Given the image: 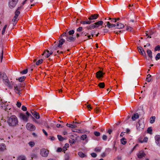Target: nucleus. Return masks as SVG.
<instances>
[{
    "mask_svg": "<svg viewBox=\"0 0 160 160\" xmlns=\"http://www.w3.org/2000/svg\"><path fill=\"white\" fill-rule=\"evenodd\" d=\"M59 43L57 46L56 44L53 46L52 49L50 51L48 50H45L42 54V55H44L45 57L48 58L54 52L53 50H57L58 48H61L62 47V45L65 42V41L63 38H59Z\"/></svg>",
    "mask_w": 160,
    "mask_h": 160,
    "instance_id": "f257e3e1",
    "label": "nucleus"
},
{
    "mask_svg": "<svg viewBox=\"0 0 160 160\" xmlns=\"http://www.w3.org/2000/svg\"><path fill=\"white\" fill-rule=\"evenodd\" d=\"M7 122L9 125L14 127L18 125V120L17 118L15 115L10 117L8 120Z\"/></svg>",
    "mask_w": 160,
    "mask_h": 160,
    "instance_id": "f03ea898",
    "label": "nucleus"
},
{
    "mask_svg": "<svg viewBox=\"0 0 160 160\" xmlns=\"http://www.w3.org/2000/svg\"><path fill=\"white\" fill-rule=\"evenodd\" d=\"M2 79L5 85L9 87H12L6 73L4 72H0V79Z\"/></svg>",
    "mask_w": 160,
    "mask_h": 160,
    "instance_id": "7ed1b4c3",
    "label": "nucleus"
},
{
    "mask_svg": "<svg viewBox=\"0 0 160 160\" xmlns=\"http://www.w3.org/2000/svg\"><path fill=\"white\" fill-rule=\"evenodd\" d=\"M18 0H9L8 6L10 8H13L16 5Z\"/></svg>",
    "mask_w": 160,
    "mask_h": 160,
    "instance_id": "20e7f679",
    "label": "nucleus"
},
{
    "mask_svg": "<svg viewBox=\"0 0 160 160\" xmlns=\"http://www.w3.org/2000/svg\"><path fill=\"white\" fill-rule=\"evenodd\" d=\"M26 128L27 129L30 131H34L35 130V126L32 124L28 123L26 125Z\"/></svg>",
    "mask_w": 160,
    "mask_h": 160,
    "instance_id": "39448f33",
    "label": "nucleus"
},
{
    "mask_svg": "<svg viewBox=\"0 0 160 160\" xmlns=\"http://www.w3.org/2000/svg\"><path fill=\"white\" fill-rule=\"evenodd\" d=\"M48 153L49 151L47 149L42 148L41 150L40 154L43 157H47L48 155Z\"/></svg>",
    "mask_w": 160,
    "mask_h": 160,
    "instance_id": "423d86ee",
    "label": "nucleus"
},
{
    "mask_svg": "<svg viewBox=\"0 0 160 160\" xmlns=\"http://www.w3.org/2000/svg\"><path fill=\"white\" fill-rule=\"evenodd\" d=\"M20 118L23 121L25 122H27L28 121V117L24 114L21 113L20 114Z\"/></svg>",
    "mask_w": 160,
    "mask_h": 160,
    "instance_id": "0eeeda50",
    "label": "nucleus"
},
{
    "mask_svg": "<svg viewBox=\"0 0 160 160\" xmlns=\"http://www.w3.org/2000/svg\"><path fill=\"white\" fill-rule=\"evenodd\" d=\"M138 158H142L143 157H145L146 154L144 153L143 151L141 150L137 154Z\"/></svg>",
    "mask_w": 160,
    "mask_h": 160,
    "instance_id": "6e6552de",
    "label": "nucleus"
},
{
    "mask_svg": "<svg viewBox=\"0 0 160 160\" xmlns=\"http://www.w3.org/2000/svg\"><path fill=\"white\" fill-rule=\"evenodd\" d=\"M67 40L69 42H74L76 39L75 37H73V35L72 36H69L68 35L66 38Z\"/></svg>",
    "mask_w": 160,
    "mask_h": 160,
    "instance_id": "1a4fd4ad",
    "label": "nucleus"
},
{
    "mask_svg": "<svg viewBox=\"0 0 160 160\" xmlns=\"http://www.w3.org/2000/svg\"><path fill=\"white\" fill-rule=\"evenodd\" d=\"M99 15L98 14L91 15L88 18V19L91 21L97 19Z\"/></svg>",
    "mask_w": 160,
    "mask_h": 160,
    "instance_id": "9d476101",
    "label": "nucleus"
},
{
    "mask_svg": "<svg viewBox=\"0 0 160 160\" xmlns=\"http://www.w3.org/2000/svg\"><path fill=\"white\" fill-rule=\"evenodd\" d=\"M101 71H99L96 73V77L97 78H100L103 77V75L105 74Z\"/></svg>",
    "mask_w": 160,
    "mask_h": 160,
    "instance_id": "9b49d317",
    "label": "nucleus"
},
{
    "mask_svg": "<svg viewBox=\"0 0 160 160\" xmlns=\"http://www.w3.org/2000/svg\"><path fill=\"white\" fill-rule=\"evenodd\" d=\"M155 139L157 145L160 146V135H156L155 137Z\"/></svg>",
    "mask_w": 160,
    "mask_h": 160,
    "instance_id": "f8f14e48",
    "label": "nucleus"
},
{
    "mask_svg": "<svg viewBox=\"0 0 160 160\" xmlns=\"http://www.w3.org/2000/svg\"><path fill=\"white\" fill-rule=\"evenodd\" d=\"M103 23V22L102 21H99L97 22L94 23L96 28H97L102 26Z\"/></svg>",
    "mask_w": 160,
    "mask_h": 160,
    "instance_id": "ddd939ff",
    "label": "nucleus"
},
{
    "mask_svg": "<svg viewBox=\"0 0 160 160\" xmlns=\"http://www.w3.org/2000/svg\"><path fill=\"white\" fill-rule=\"evenodd\" d=\"M139 118V115L138 113L134 114L132 117V119L133 121H135Z\"/></svg>",
    "mask_w": 160,
    "mask_h": 160,
    "instance_id": "4468645a",
    "label": "nucleus"
},
{
    "mask_svg": "<svg viewBox=\"0 0 160 160\" xmlns=\"http://www.w3.org/2000/svg\"><path fill=\"white\" fill-rule=\"evenodd\" d=\"M107 26L109 28L115 27L116 26V25L115 24H111V23H110L109 22H107Z\"/></svg>",
    "mask_w": 160,
    "mask_h": 160,
    "instance_id": "2eb2a0df",
    "label": "nucleus"
},
{
    "mask_svg": "<svg viewBox=\"0 0 160 160\" xmlns=\"http://www.w3.org/2000/svg\"><path fill=\"white\" fill-rule=\"evenodd\" d=\"M32 114L36 119H39L40 118V116L38 113L34 111L33 112H32Z\"/></svg>",
    "mask_w": 160,
    "mask_h": 160,
    "instance_id": "dca6fc26",
    "label": "nucleus"
},
{
    "mask_svg": "<svg viewBox=\"0 0 160 160\" xmlns=\"http://www.w3.org/2000/svg\"><path fill=\"white\" fill-rule=\"evenodd\" d=\"M116 27L118 28H122L124 27L123 24L122 23L118 22L116 25Z\"/></svg>",
    "mask_w": 160,
    "mask_h": 160,
    "instance_id": "f3484780",
    "label": "nucleus"
},
{
    "mask_svg": "<svg viewBox=\"0 0 160 160\" xmlns=\"http://www.w3.org/2000/svg\"><path fill=\"white\" fill-rule=\"evenodd\" d=\"M6 149L5 145L3 143L0 145V151H2Z\"/></svg>",
    "mask_w": 160,
    "mask_h": 160,
    "instance_id": "a211bd4d",
    "label": "nucleus"
},
{
    "mask_svg": "<svg viewBox=\"0 0 160 160\" xmlns=\"http://www.w3.org/2000/svg\"><path fill=\"white\" fill-rule=\"evenodd\" d=\"M67 31L68 30H67V31L66 32L62 34L59 37V38H63L62 37H64L67 38L68 36V33Z\"/></svg>",
    "mask_w": 160,
    "mask_h": 160,
    "instance_id": "6ab92c4d",
    "label": "nucleus"
},
{
    "mask_svg": "<svg viewBox=\"0 0 160 160\" xmlns=\"http://www.w3.org/2000/svg\"><path fill=\"white\" fill-rule=\"evenodd\" d=\"M147 52L148 54V55L149 57L152 59V52L151 50L149 49H148L147 51Z\"/></svg>",
    "mask_w": 160,
    "mask_h": 160,
    "instance_id": "aec40b11",
    "label": "nucleus"
},
{
    "mask_svg": "<svg viewBox=\"0 0 160 160\" xmlns=\"http://www.w3.org/2000/svg\"><path fill=\"white\" fill-rule=\"evenodd\" d=\"M87 28L88 29L90 30L93 29L94 28H96L94 23L91 24L89 26L87 27Z\"/></svg>",
    "mask_w": 160,
    "mask_h": 160,
    "instance_id": "412c9836",
    "label": "nucleus"
},
{
    "mask_svg": "<svg viewBox=\"0 0 160 160\" xmlns=\"http://www.w3.org/2000/svg\"><path fill=\"white\" fill-rule=\"evenodd\" d=\"M21 8V7H19L18 8L16 12H15V15L16 16H18L20 14V12L19 10H20Z\"/></svg>",
    "mask_w": 160,
    "mask_h": 160,
    "instance_id": "4be33fe9",
    "label": "nucleus"
},
{
    "mask_svg": "<svg viewBox=\"0 0 160 160\" xmlns=\"http://www.w3.org/2000/svg\"><path fill=\"white\" fill-rule=\"evenodd\" d=\"M69 147V145L68 143H66L65 144L64 146L63 147L62 151L64 152V153H65V151L67 150V148H68Z\"/></svg>",
    "mask_w": 160,
    "mask_h": 160,
    "instance_id": "5701e85b",
    "label": "nucleus"
},
{
    "mask_svg": "<svg viewBox=\"0 0 160 160\" xmlns=\"http://www.w3.org/2000/svg\"><path fill=\"white\" fill-rule=\"evenodd\" d=\"M78 155L81 158H83L86 157V155L82 152H78Z\"/></svg>",
    "mask_w": 160,
    "mask_h": 160,
    "instance_id": "b1692460",
    "label": "nucleus"
},
{
    "mask_svg": "<svg viewBox=\"0 0 160 160\" xmlns=\"http://www.w3.org/2000/svg\"><path fill=\"white\" fill-rule=\"evenodd\" d=\"M26 157L23 155H21L18 158L17 160H26Z\"/></svg>",
    "mask_w": 160,
    "mask_h": 160,
    "instance_id": "393cba45",
    "label": "nucleus"
},
{
    "mask_svg": "<svg viewBox=\"0 0 160 160\" xmlns=\"http://www.w3.org/2000/svg\"><path fill=\"white\" fill-rule=\"evenodd\" d=\"M121 143L123 145L125 144L127 142L126 139L124 138H122L121 139Z\"/></svg>",
    "mask_w": 160,
    "mask_h": 160,
    "instance_id": "a878e982",
    "label": "nucleus"
},
{
    "mask_svg": "<svg viewBox=\"0 0 160 160\" xmlns=\"http://www.w3.org/2000/svg\"><path fill=\"white\" fill-rule=\"evenodd\" d=\"M156 118L155 116H152L150 118V122L151 123H153L155 121Z\"/></svg>",
    "mask_w": 160,
    "mask_h": 160,
    "instance_id": "bb28decb",
    "label": "nucleus"
},
{
    "mask_svg": "<svg viewBox=\"0 0 160 160\" xmlns=\"http://www.w3.org/2000/svg\"><path fill=\"white\" fill-rule=\"evenodd\" d=\"M152 76L150 74H148L147 76L146 80L148 82H150L152 80Z\"/></svg>",
    "mask_w": 160,
    "mask_h": 160,
    "instance_id": "cd10ccee",
    "label": "nucleus"
},
{
    "mask_svg": "<svg viewBox=\"0 0 160 160\" xmlns=\"http://www.w3.org/2000/svg\"><path fill=\"white\" fill-rule=\"evenodd\" d=\"M66 126L67 127L71 128H75L77 127V126L76 125L68 123H67L66 124Z\"/></svg>",
    "mask_w": 160,
    "mask_h": 160,
    "instance_id": "c85d7f7f",
    "label": "nucleus"
},
{
    "mask_svg": "<svg viewBox=\"0 0 160 160\" xmlns=\"http://www.w3.org/2000/svg\"><path fill=\"white\" fill-rule=\"evenodd\" d=\"M76 140H77V139H69V143H70V145L76 142Z\"/></svg>",
    "mask_w": 160,
    "mask_h": 160,
    "instance_id": "c756f323",
    "label": "nucleus"
},
{
    "mask_svg": "<svg viewBox=\"0 0 160 160\" xmlns=\"http://www.w3.org/2000/svg\"><path fill=\"white\" fill-rule=\"evenodd\" d=\"M148 32L147 31L146 33V35L147 36H148V38H151V35H152L153 34V32H152V31L148 33Z\"/></svg>",
    "mask_w": 160,
    "mask_h": 160,
    "instance_id": "7c9ffc66",
    "label": "nucleus"
},
{
    "mask_svg": "<svg viewBox=\"0 0 160 160\" xmlns=\"http://www.w3.org/2000/svg\"><path fill=\"white\" fill-rule=\"evenodd\" d=\"M98 86L100 88H103L105 87V84L103 82H100L99 83Z\"/></svg>",
    "mask_w": 160,
    "mask_h": 160,
    "instance_id": "2f4dec72",
    "label": "nucleus"
},
{
    "mask_svg": "<svg viewBox=\"0 0 160 160\" xmlns=\"http://www.w3.org/2000/svg\"><path fill=\"white\" fill-rule=\"evenodd\" d=\"M43 60L42 59H41L37 61L36 63V65L38 66L41 64L43 62Z\"/></svg>",
    "mask_w": 160,
    "mask_h": 160,
    "instance_id": "473e14b6",
    "label": "nucleus"
},
{
    "mask_svg": "<svg viewBox=\"0 0 160 160\" xmlns=\"http://www.w3.org/2000/svg\"><path fill=\"white\" fill-rule=\"evenodd\" d=\"M65 160H69L70 155L68 153L66 154L64 156Z\"/></svg>",
    "mask_w": 160,
    "mask_h": 160,
    "instance_id": "72a5a7b5",
    "label": "nucleus"
},
{
    "mask_svg": "<svg viewBox=\"0 0 160 160\" xmlns=\"http://www.w3.org/2000/svg\"><path fill=\"white\" fill-rule=\"evenodd\" d=\"M15 90L16 92L17 91L19 92L21 91L20 88L19 86H14ZM18 93L19 92H18Z\"/></svg>",
    "mask_w": 160,
    "mask_h": 160,
    "instance_id": "f704fd0d",
    "label": "nucleus"
},
{
    "mask_svg": "<svg viewBox=\"0 0 160 160\" xmlns=\"http://www.w3.org/2000/svg\"><path fill=\"white\" fill-rule=\"evenodd\" d=\"M26 78V77L25 76L22 77L18 78V80L19 82H22L24 81Z\"/></svg>",
    "mask_w": 160,
    "mask_h": 160,
    "instance_id": "c9c22d12",
    "label": "nucleus"
},
{
    "mask_svg": "<svg viewBox=\"0 0 160 160\" xmlns=\"http://www.w3.org/2000/svg\"><path fill=\"white\" fill-rule=\"evenodd\" d=\"M87 138V135L86 134H83L81 137V139L82 140H84Z\"/></svg>",
    "mask_w": 160,
    "mask_h": 160,
    "instance_id": "e433bc0d",
    "label": "nucleus"
},
{
    "mask_svg": "<svg viewBox=\"0 0 160 160\" xmlns=\"http://www.w3.org/2000/svg\"><path fill=\"white\" fill-rule=\"evenodd\" d=\"M74 33V30H71L69 31L68 32V35H72Z\"/></svg>",
    "mask_w": 160,
    "mask_h": 160,
    "instance_id": "4c0bfd02",
    "label": "nucleus"
},
{
    "mask_svg": "<svg viewBox=\"0 0 160 160\" xmlns=\"http://www.w3.org/2000/svg\"><path fill=\"white\" fill-rule=\"evenodd\" d=\"M152 129L151 127H149L147 129V132L150 134H152Z\"/></svg>",
    "mask_w": 160,
    "mask_h": 160,
    "instance_id": "58836bf2",
    "label": "nucleus"
},
{
    "mask_svg": "<svg viewBox=\"0 0 160 160\" xmlns=\"http://www.w3.org/2000/svg\"><path fill=\"white\" fill-rule=\"evenodd\" d=\"M109 20L111 19V22L113 23V22H116L117 21V20H119V18H118L117 19H116L115 18H113L112 19L111 18H109Z\"/></svg>",
    "mask_w": 160,
    "mask_h": 160,
    "instance_id": "ea45409f",
    "label": "nucleus"
},
{
    "mask_svg": "<svg viewBox=\"0 0 160 160\" xmlns=\"http://www.w3.org/2000/svg\"><path fill=\"white\" fill-rule=\"evenodd\" d=\"M28 71V69H24L22 71L20 72V73L22 74H26Z\"/></svg>",
    "mask_w": 160,
    "mask_h": 160,
    "instance_id": "a19ab883",
    "label": "nucleus"
},
{
    "mask_svg": "<svg viewBox=\"0 0 160 160\" xmlns=\"http://www.w3.org/2000/svg\"><path fill=\"white\" fill-rule=\"evenodd\" d=\"M58 139L60 141H62L64 139L62 137V136L60 135H58Z\"/></svg>",
    "mask_w": 160,
    "mask_h": 160,
    "instance_id": "79ce46f5",
    "label": "nucleus"
},
{
    "mask_svg": "<svg viewBox=\"0 0 160 160\" xmlns=\"http://www.w3.org/2000/svg\"><path fill=\"white\" fill-rule=\"evenodd\" d=\"M155 59L156 60H158L160 58V53H158L155 57Z\"/></svg>",
    "mask_w": 160,
    "mask_h": 160,
    "instance_id": "37998d69",
    "label": "nucleus"
},
{
    "mask_svg": "<svg viewBox=\"0 0 160 160\" xmlns=\"http://www.w3.org/2000/svg\"><path fill=\"white\" fill-rule=\"evenodd\" d=\"M37 157V155L36 154H33L31 155V158L32 159H35Z\"/></svg>",
    "mask_w": 160,
    "mask_h": 160,
    "instance_id": "c03bdc74",
    "label": "nucleus"
},
{
    "mask_svg": "<svg viewBox=\"0 0 160 160\" xmlns=\"http://www.w3.org/2000/svg\"><path fill=\"white\" fill-rule=\"evenodd\" d=\"M101 150V147H97L95 148V150L96 152H99Z\"/></svg>",
    "mask_w": 160,
    "mask_h": 160,
    "instance_id": "a18cd8bd",
    "label": "nucleus"
},
{
    "mask_svg": "<svg viewBox=\"0 0 160 160\" xmlns=\"http://www.w3.org/2000/svg\"><path fill=\"white\" fill-rule=\"evenodd\" d=\"M18 18H13L12 19V21L14 22V23H13V24L15 25L17 22L18 21Z\"/></svg>",
    "mask_w": 160,
    "mask_h": 160,
    "instance_id": "49530a36",
    "label": "nucleus"
},
{
    "mask_svg": "<svg viewBox=\"0 0 160 160\" xmlns=\"http://www.w3.org/2000/svg\"><path fill=\"white\" fill-rule=\"evenodd\" d=\"M137 48L139 52L141 54V53L142 52V50L143 49L142 47H138Z\"/></svg>",
    "mask_w": 160,
    "mask_h": 160,
    "instance_id": "de8ad7c7",
    "label": "nucleus"
},
{
    "mask_svg": "<svg viewBox=\"0 0 160 160\" xmlns=\"http://www.w3.org/2000/svg\"><path fill=\"white\" fill-rule=\"evenodd\" d=\"M137 48L139 52L141 54V53L142 52V50L143 49L142 47H138Z\"/></svg>",
    "mask_w": 160,
    "mask_h": 160,
    "instance_id": "09e8293b",
    "label": "nucleus"
},
{
    "mask_svg": "<svg viewBox=\"0 0 160 160\" xmlns=\"http://www.w3.org/2000/svg\"><path fill=\"white\" fill-rule=\"evenodd\" d=\"M137 48L139 52L141 54V53L142 52V50L143 49L142 47H138Z\"/></svg>",
    "mask_w": 160,
    "mask_h": 160,
    "instance_id": "8fccbe9b",
    "label": "nucleus"
},
{
    "mask_svg": "<svg viewBox=\"0 0 160 160\" xmlns=\"http://www.w3.org/2000/svg\"><path fill=\"white\" fill-rule=\"evenodd\" d=\"M94 134L96 136H99L100 135V133L99 132L97 131L94 132Z\"/></svg>",
    "mask_w": 160,
    "mask_h": 160,
    "instance_id": "3c124183",
    "label": "nucleus"
},
{
    "mask_svg": "<svg viewBox=\"0 0 160 160\" xmlns=\"http://www.w3.org/2000/svg\"><path fill=\"white\" fill-rule=\"evenodd\" d=\"M160 50V46L159 45H158L155 47V51H159Z\"/></svg>",
    "mask_w": 160,
    "mask_h": 160,
    "instance_id": "603ef678",
    "label": "nucleus"
},
{
    "mask_svg": "<svg viewBox=\"0 0 160 160\" xmlns=\"http://www.w3.org/2000/svg\"><path fill=\"white\" fill-rule=\"evenodd\" d=\"M28 144L31 147H33L35 144L34 142H30Z\"/></svg>",
    "mask_w": 160,
    "mask_h": 160,
    "instance_id": "864d4df0",
    "label": "nucleus"
},
{
    "mask_svg": "<svg viewBox=\"0 0 160 160\" xmlns=\"http://www.w3.org/2000/svg\"><path fill=\"white\" fill-rule=\"evenodd\" d=\"M22 109L23 111H27V108H26L25 106H22Z\"/></svg>",
    "mask_w": 160,
    "mask_h": 160,
    "instance_id": "5fc2aeb1",
    "label": "nucleus"
},
{
    "mask_svg": "<svg viewBox=\"0 0 160 160\" xmlns=\"http://www.w3.org/2000/svg\"><path fill=\"white\" fill-rule=\"evenodd\" d=\"M91 156L93 158H95L97 156V154L94 152L92 153L91 154Z\"/></svg>",
    "mask_w": 160,
    "mask_h": 160,
    "instance_id": "6e6d98bb",
    "label": "nucleus"
},
{
    "mask_svg": "<svg viewBox=\"0 0 160 160\" xmlns=\"http://www.w3.org/2000/svg\"><path fill=\"white\" fill-rule=\"evenodd\" d=\"M70 139H77L75 137L74 135H71L70 136Z\"/></svg>",
    "mask_w": 160,
    "mask_h": 160,
    "instance_id": "4d7b16f0",
    "label": "nucleus"
},
{
    "mask_svg": "<svg viewBox=\"0 0 160 160\" xmlns=\"http://www.w3.org/2000/svg\"><path fill=\"white\" fill-rule=\"evenodd\" d=\"M102 138L103 140H107V137L106 135H104L102 136Z\"/></svg>",
    "mask_w": 160,
    "mask_h": 160,
    "instance_id": "13d9d810",
    "label": "nucleus"
},
{
    "mask_svg": "<svg viewBox=\"0 0 160 160\" xmlns=\"http://www.w3.org/2000/svg\"><path fill=\"white\" fill-rule=\"evenodd\" d=\"M17 107H18L19 108H20L21 105V103L19 102H17Z\"/></svg>",
    "mask_w": 160,
    "mask_h": 160,
    "instance_id": "bf43d9fd",
    "label": "nucleus"
},
{
    "mask_svg": "<svg viewBox=\"0 0 160 160\" xmlns=\"http://www.w3.org/2000/svg\"><path fill=\"white\" fill-rule=\"evenodd\" d=\"M132 28L130 27H128L126 28V30L128 31H131L132 30Z\"/></svg>",
    "mask_w": 160,
    "mask_h": 160,
    "instance_id": "052dcab7",
    "label": "nucleus"
},
{
    "mask_svg": "<svg viewBox=\"0 0 160 160\" xmlns=\"http://www.w3.org/2000/svg\"><path fill=\"white\" fill-rule=\"evenodd\" d=\"M62 148H58L57 149V152H60L62 151Z\"/></svg>",
    "mask_w": 160,
    "mask_h": 160,
    "instance_id": "680f3d73",
    "label": "nucleus"
},
{
    "mask_svg": "<svg viewBox=\"0 0 160 160\" xmlns=\"http://www.w3.org/2000/svg\"><path fill=\"white\" fill-rule=\"evenodd\" d=\"M82 29V27H79L77 29V31L78 32H81Z\"/></svg>",
    "mask_w": 160,
    "mask_h": 160,
    "instance_id": "e2e57ef3",
    "label": "nucleus"
},
{
    "mask_svg": "<svg viewBox=\"0 0 160 160\" xmlns=\"http://www.w3.org/2000/svg\"><path fill=\"white\" fill-rule=\"evenodd\" d=\"M141 54L143 56H144L146 55V53L145 51L143 50H142V52L141 53Z\"/></svg>",
    "mask_w": 160,
    "mask_h": 160,
    "instance_id": "0e129e2a",
    "label": "nucleus"
},
{
    "mask_svg": "<svg viewBox=\"0 0 160 160\" xmlns=\"http://www.w3.org/2000/svg\"><path fill=\"white\" fill-rule=\"evenodd\" d=\"M92 22L90 20L87 21H86V24H90Z\"/></svg>",
    "mask_w": 160,
    "mask_h": 160,
    "instance_id": "69168bd1",
    "label": "nucleus"
},
{
    "mask_svg": "<svg viewBox=\"0 0 160 160\" xmlns=\"http://www.w3.org/2000/svg\"><path fill=\"white\" fill-rule=\"evenodd\" d=\"M148 140V138H145L143 139V141H142V142H141V143H142L143 142H147V141Z\"/></svg>",
    "mask_w": 160,
    "mask_h": 160,
    "instance_id": "338daca9",
    "label": "nucleus"
},
{
    "mask_svg": "<svg viewBox=\"0 0 160 160\" xmlns=\"http://www.w3.org/2000/svg\"><path fill=\"white\" fill-rule=\"evenodd\" d=\"M42 132H43L44 133L45 135L46 136H47L48 135V133L46 132L45 131V130L44 129H43L42 130Z\"/></svg>",
    "mask_w": 160,
    "mask_h": 160,
    "instance_id": "774afa93",
    "label": "nucleus"
}]
</instances>
